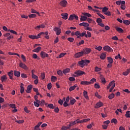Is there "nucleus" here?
Returning a JSON list of instances; mask_svg holds the SVG:
<instances>
[{"label": "nucleus", "mask_w": 130, "mask_h": 130, "mask_svg": "<svg viewBox=\"0 0 130 130\" xmlns=\"http://www.w3.org/2000/svg\"><path fill=\"white\" fill-rule=\"evenodd\" d=\"M86 63H90V60H81L78 62V64L81 68H84Z\"/></svg>", "instance_id": "f257e3e1"}, {"label": "nucleus", "mask_w": 130, "mask_h": 130, "mask_svg": "<svg viewBox=\"0 0 130 130\" xmlns=\"http://www.w3.org/2000/svg\"><path fill=\"white\" fill-rule=\"evenodd\" d=\"M72 35L73 36H74V35H76V36H77V38H80V36L81 37H84V36H85L86 38H87V37H88V35H87V34H86V33H82V34H81V33H80V34H79V33H75H75H72Z\"/></svg>", "instance_id": "f03ea898"}, {"label": "nucleus", "mask_w": 130, "mask_h": 130, "mask_svg": "<svg viewBox=\"0 0 130 130\" xmlns=\"http://www.w3.org/2000/svg\"><path fill=\"white\" fill-rule=\"evenodd\" d=\"M43 34L44 35V33H40L37 36H33V35H29L28 37L30 38V39H38V38H40V36Z\"/></svg>", "instance_id": "7ed1b4c3"}, {"label": "nucleus", "mask_w": 130, "mask_h": 130, "mask_svg": "<svg viewBox=\"0 0 130 130\" xmlns=\"http://www.w3.org/2000/svg\"><path fill=\"white\" fill-rule=\"evenodd\" d=\"M83 55H84V52H83V51H82L81 52H79L75 53V54L74 55V56L75 58H79L80 57H82Z\"/></svg>", "instance_id": "20e7f679"}, {"label": "nucleus", "mask_w": 130, "mask_h": 130, "mask_svg": "<svg viewBox=\"0 0 130 130\" xmlns=\"http://www.w3.org/2000/svg\"><path fill=\"white\" fill-rule=\"evenodd\" d=\"M92 51L91 48H85L82 50V52H83V54H89L90 52Z\"/></svg>", "instance_id": "39448f33"}, {"label": "nucleus", "mask_w": 130, "mask_h": 130, "mask_svg": "<svg viewBox=\"0 0 130 130\" xmlns=\"http://www.w3.org/2000/svg\"><path fill=\"white\" fill-rule=\"evenodd\" d=\"M76 20H79V17H78L75 14H72L70 16V17L69 18L68 20L69 21H73L74 19Z\"/></svg>", "instance_id": "423d86ee"}, {"label": "nucleus", "mask_w": 130, "mask_h": 130, "mask_svg": "<svg viewBox=\"0 0 130 130\" xmlns=\"http://www.w3.org/2000/svg\"><path fill=\"white\" fill-rule=\"evenodd\" d=\"M74 74L77 75L78 77H80V76H83V75H86V73L81 70H78L77 71L74 73Z\"/></svg>", "instance_id": "0eeeda50"}, {"label": "nucleus", "mask_w": 130, "mask_h": 130, "mask_svg": "<svg viewBox=\"0 0 130 130\" xmlns=\"http://www.w3.org/2000/svg\"><path fill=\"white\" fill-rule=\"evenodd\" d=\"M3 29L6 32H10V33H17L15 31L7 28L6 26H3Z\"/></svg>", "instance_id": "6e6552de"}, {"label": "nucleus", "mask_w": 130, "mask_h": 130, "mask_svg": "<svg viewBox=\"0 0 130 130\" xmlns=\"http://www.w3.org/2000/svg\"><path fill=\"white\" fill-rule=\"evenodd\" d=\"M104 50L105 51H108V52H112L113 50L109 46H106L104 47Z\"/></svg>", "instance_id": "1a4fd4ad"}, {"label": "nucleus", "mask_w": 130, "mask_h": 130, "mask_svg": "<svg viewBox=\"0 0 130 130\" xmlns=\"http://www.w3.org/2000/svg\"><path fill=\"white\" fill-rule=\"evenodd\" d=\"M68 5V2L66 0L61 1L60 2V5L61 7H63V8H66L67 7V5Z\"/></svg>", "instance_id": "9d476101"}, {"label": "nucleus", "mask_w": 130, "mask_h": 130, "mask_svg": "<svg viewBox=\"0 0 130 130\" xmlns=\"http://www.w3.org/2000/svg\"><path fill=\"white\" fill-rule=\"evenodd\" d=\"M44 28H45V25H44V24H41L40 25H38L35 28V29L38 31H39V30L41 29H43Z\"/></svg>", "instance_id": "9b49d317"}, {"label": "nucleus", "mask_w": 130, "mask_h": 130, "mask_svg": "<svg viewBox=\"0 0 130 130\" xmlns=\"http://www.w3.org/2000/svg\"><path fill=\"white\" fill-rule=\"evenodd\" d=\"M19 67L20 68H21V69H23L24 70H28V67H27V66H26V64L22 62H20L19 63Z\"/></svg>", "instance_id": "f8f14e48"}, {"label": "nucleus", "mask_w": 130, "mask_h": 130, "mask_svg": "<svg viewBox=\"0 0 130 130\" xmlns=\"http://www.w3.org/2000/svg\"><path fill=\"white\" fill-rule=\"evenodd\" d=\"M7 80H8V77H7V76L3 75L1 76V81H2V83H5Z\"/></svg>", "instance_id": "ddd939ff"}, {"label": "nucleus", "mask_w": 130, "mask_h": 130, "mask_svg": "<svg viewBox=\"0 0 130 130\" xmlns=\"http://www.w3.org/2000/svg\"><path fill=\"white\" fill-rule=\"evenodd\" d=\"M100 79L102 83V84H106V80H105V78L103 77V75H101L100 77Z\"/></svg>", "instance_id": "4468645a"}, {"label": "nucleus", "mask_w": 130, "mask_h": 130, "mask_svg": "<svg viewBox=\"0 0 130 130\" xmlns=\"http://www.w3.org/2000/svg\"><path fill=\"white\" fill-rule=\"evenodd\" d=\"M61 16L62 17V19H63L64 20H68V17L69 16V14L68 13H62L61 14Z\"/></svg>", "instance_id": "2eb2a0df"}, {"label": "nucleus", "mask_w": 130, "mask_h": 130, "mask_svg": "<svg viewBox=\"0 0 130 130\" xmlns=\"http://www.w3.org/2000/svg\"><path fill=\"white\" fill-rule=\"evenodd\" d=\"M41 56H42V58H45V57H48V54L42 51L41 52Z\"/></svg>", "instance_id": "dca6fc26"}, {"label": "nucleus", "mask_w": 130, "mask_h": 130, "mask_svg": "<svg viewBox=\"0 0 130 130\" xmlns=\"http://www.w3.org/2000/svg\"><path fill=\"white\" fill-rule=\"evenodd\" d=\"M14 75L15 77L19 78L21 76V73L19 71H17L16 70L14 71Z\"/></svg>", "instance_id": "f3484780"}, {"label": "nucleus", "mask_w": 130, "mask_h": 130, "mask_svg": "<svg viewBox=\"0 0 130 130\" xmlns=\"http://www.w3.org/2000/svg\"><path fill=\"white\" fill-rule=\"evenodd\" d=\"M8 75L9 76L10 80H13V76H14V73H13V70H11L10 72L8 73Z\"/></svg>", "instance_id": "a211bd4d"}, {"label": "nucleus", "mask_w": 130, "mask_h": 130, "mask_svg": "<svg viewBox=\"0 0 130 130\" xmlns=\"http://www.w3.org/2000/svg\"><path fill=\"white\" fill-rule=\"evenodd\" d=\"M89 120H90V118L84 119L80 121H77V123H83V122H87V121H89Z\"/></svg>", "instance_id": "6ab92c4d"}, {"label": "nucleus", "mask_w": 130, "mask_h": 130, "mask_svg": "<svg viewBox=\"0 0 130 130\" xmlns=\"http://www.w3.org/2000/svg\"><path fill=\"white\" fill-rule=\"evenodd\" d=\"M25 91V88H24V84L23 83L20 84V93L23 94Z\"/></svg>", "instance_id": "aec40b11"}, {"label": "nucleus", "mask_w": 130, "mask_h": 130, "mask_svg": "<svg viewBox=\"0 0 130 130\" xmlns=\"http://www.w3.org/2000/svg\"><path fill=\"white\" fill-rule=\"evenodd\" d=\"M70 72H71V69L69 68L65 69L63 70V71H62V73L64 75H67V74H69V73Z\"/></svg>", "instance_id": "412c9836"}, {"label": "nucleus", "mask_w": 130, "mask_h": 130, "mask_svg": "<svg viewBox=\"0 0 130 130\" xmlns=\"http://www.w3.org/2000/svg\"><path fill=\"white\" fill-rule=\"evenodd\" d=\"M102 106H103V103L99 102L96 103L94 107L95 108H100V107H102Z\"/></svg>", "instance_id": "4be33fe9"}, {"label": "nucleus", "mask_w": 130, "mask_h": 130, "mask_svg": "<svg viewBox=\"0 0 130 130\" xmlns=\"http://www.w3.org/2000/svg\"><path fill=\"white\" fill-rule=\"evenodd\" d=\"M31 90H32V85H28L26 89V93H31Z\"/></svg>", "instance_id": "5701e85b"}, {"label": "nucleus", "mask_w": 130, "mask_h": 130, "mask_svg": "<svg viewBox=\"0 0 130 130\" xmlns=\"http://www.w3.org/2000/svg\"><path fill=\"white\" fill-rule=\"evenodd\" d=\"M115 81H112L109 83V84L107 87V90H108L110 88V87H112L113 86V84H115Z\"/></svg>", "instance_id": "b1692460"}, {"label": "nucleus", "mask_w": 130, "mask_h": 130, "mask_svg": "<svg viewBox=\"0 0 130 130\" xmlns=\"http://www.w3.org/2000/svg\"><path fill=\"white\" fill-rule=\"evenodd\" d=\"M77 121H79V120L77 119L76 121L70 122V124L68 125L69 126V127H71V126H73V125H75V124H77Z\"/></svg>", "instance_id": "393cba45"}, {"label": "nucleus", "mask_w": 130, "mask_h": 130, "mask_svg": "<svg viewBox=\"0 0 130 130\" xmlns=\"http://www.w3.org/2000/svg\"><path fill=\"white\" fill-rule=\"evenodd\" d=\"M106 58V54H105L104 53H102L100 56L101 59L104 60V59H105Z\"/></svg>", "instance_id": "a878e982"}, {"label": "nucleus", "mask_w": 130, "mask_h": 130, "mask_svg": "<svg viewBox=\"0 0 130 130\" xmlns=\"http://www.w3.org/2000/svg\"><path fill=\"white\" fill-rule=\"evenodd\" d=\"M80 26H84V27H88L89 24L86 22H82L79 24Z\"/></svg>", "instance_id": "bb28decb"}, {"label": "nucleus", "mask_w": 130, "mask_h": 130, "mask_svg": "<svg viewBox=\"0 0 130 130\" xmlns=\"http://www.w3.org/2000/svg\"><path fill=\"white\" fill-rule=\"evenodd\" d=\"M87 20V17L85 16H81L80 18V21L82 22H85Z\"/></svg>", "instance_id": "cd10ccee"}, {"label": "nucleus", "mask_w": 130, "mask_h": 130, "mask_svg": "<svg viewBox=\"0 0 130 130\" xmlns=\"http://www.w3.org/2000/svg\"><path fill=\"white\" fill-rule=\"evenodd\" d=\"M94 82H96V79L92 78L90 80V81L88 82V84L92 85V84H94Z\"/></svg>", "instance_id": "c85d7f7f"}, {"label": "nucleus", "mask_w": 130, "mask_h": 130, "mask_svg": "<svg viewBox=\"0 0 130 130\" xmlns=\"http://www.w3.org/2000/svg\"><path fill=\"white\" fill-rule=\"evenodd\" d=\"M83 95L86 99H89V96H88V92H87L86 91H85V90L84 91Z\"/></svg>", "instance_id": "c756f323"}, {"label": "nucleus", "mask_w": 130, "mask_h": 130, "mask_svg": "<svg viewBox=\"0 0 130 130\" xmlns=\"http://www.w3.org/2000/svg\"><path fill=\"white\" fill-rule=\"evenodd\" d=\"M54 31H55V32H56V33H61V31H60V28L58 27L54 28Z\"/></svg>", "instance_id": "7c9ffc66"}, {"label": "nucleus", "mask_w": 130, "mask_h": 130, "mask_svg": "<svg viewBox=\"0 0 130 130\" xmlns=\"http://www.w3.org/2000/svg\"><path fill=\"white\" fill-rule=\"evenodd\" d=\"M77 87V85H75L73 86H71L69 88V91L70 92H72V91H74V89H76V87Z\"/></svg>", "instance_id": "2f4dec72"}, {"label": "nucleus", "mask_w": 130, "mask_h": 130, "mask_svg": "<svg viewBox=\"0 0 130 130\" xmlns=\"http://www.w3.org/2000/svg\"><path fill=\"white\" fill-rule=\"evenodd\" d=\"M107 59H108L109 63H113V59H112L111 57H108Z\"/></svg>", "instance_id": "473e14b6"}, {"label": "nucleus", "mask_w": 130, "mask_h": 130, "mask_svg": "<svg viewBox=\"0 0 130 130\" xmlns=\"http://www.w3.org/2000/svg\"><path fill=\"white\" fill-rule=\"evenodd\" d=\"M41 50V47H38L37 48L35 49L33 51L34 52H39L40 50Z\"/></svg>", "instance_id": "72a5a7b5"}, {"label": "nucleus", "mask_w": 130, "mask_h": 130, "mask_svg": "<svg viewBox=\"0 0 130 130\" xmlns=\"http://www.w3.org/2000/svg\"><path fill=\"white\" fill-rule=\"evenodd\" d=\"M76 102H77V101L75 99H72L70 100L71 105H74Z\"/></svg>", "instance_id": "f704fd0d"}, {"label": "nucleus", "mask_w": 130, "mask_h": 130, "mask_svg": "<svg viewBox=\"0 0 130 130\" xmlns=\"http://www.w3.org/2000/svg\"><path fill=\"white\" fill-rule=\"evenodd\" d=\"M8 54H9V55H17V56L20 57V55H19V54H18L17 53H12V52H9L8 53Z\"/></svg>", "instance_id": "c9c22d12"}, {"label": "nucleus", "mask_w": 130, "mask_h": 130, "mask_svg": "<svg viewBox=\"0 0 130 130\" xmlns=\"http://www.w3.org/2000/svg\"><path fill=\"white\" fill-rule=\"evenodd\" d=\"M115 96V94H114V93H112L109 95L108 98L109 99L111 100V99H113V98H114Z\"/></svg>", "instance_id": "e433bc0d"}, {"label": "nucleus", "mask_w": 130, "mask_h": 130, "mask_svg": "<svg viewBox=\"0 0 130 130\" xmlns=\"http://www.w3.org/2000/svg\"><path fill=\"white\" fill-rule=\"evenodd\" d=\"M81 85H89V81H82L81 82Z\"/></svg>", "instance_id": "4c0bfd02"}, {"label": "nucleus", "mask_w": 130, "mask_h": 130, "mask_svg": "<svg viewBox=\"0 0 130 130\" xmlns=\"http://www.w3.org/2000/svg\"><path fill=\"white\" fill-rule=\"evenodd\" d=\"M111 122L112 123H114L115 124H117V119L115 118H113L111 120Z\"/></svg>", "instance_id": "58836bf2"}, {"label": "nucleus", "mask_w": 130, "mask_h": 130, "mask_svg": "<svg viewBox=\"0 0 130 130\" xmlns=\"http://www.w3.org/2000/svg\"><path fill=\"white\" fill-rule=\"evenodd\" d=\"M61 129H62V130L70 129V126H69V125L68 126H63L61 127Z\"/></svg>", "instance_id": "ea45409f"}, {"label": "nucleus", "mask_w": 130, "mask_h": 130, "mask_svg": "<svg viewBox=\"0 0 130 130\" xmlns=\"http://www.w3.org/2000/svg\"><path fill=\"white\" fill-rule=\"evenodd\" d=\"M123 24H125V25H126L127 26H128V25H129V24H130L129 21H128L127 20H123Z\"/></svg>", "instance_id": "a19ab883"}, {"label": "nucleus", "mask_w": 130, "mask_h": 130, "mask_svg": "<svg viewBox=\"0 0 130 130\" xmlns=\"http://www.w3.org/2000/svg\"><path fill=\"white\" fill-rule=\"evenodd\" d=\"M116 30L118 32H123V29H122V28H121L120 27H116Z\"/></svg>", "instance_id": "79ce46f5"}, {"label": "nucleus", "mask_w": 130, "mask_h": 130, "mask_svg": "<svg viewBox=\"0 0 130 130\" xmlns=\"http://www.w3.org/2000/svg\"><path fill=\"white\" fill-rule=\"evenodd\" d=\"M82 15L85 16L86 17H92V15H91V14L88 13H82Z\"/></svg>", "instance_id": "37998d69"}, {"label": "nucleus", "mask_w": 130, "mask_h": 130, "mask_svg": "<svg viewBox=\"0 0 130 130\" xmlns=\"http://www.w3.org/2000/svg\"><path fill=\"white\" fill-rule=\"evenodd\" d=\"M10 107H11V108H14V109H16V108H17V107H16V105L14 104H11L9 105Z\"/></svg>", "instance_id": "c03bdc74"}, {"label": "nucleus", "mask_w": 130, "mask_h": 130, "mask_svg": "<svg viewBox=\"0 0 130 130\" xmlns=\"http://www.w3.org/2000/svg\"><path fill=\"white\" fill-rule=\"evenodd\" d=\"M48 107H49V108H50L51 109H54V106L52 104H49L48 105Z\"/></svg>", "instance_id": "a18cd8bd"}, {"label": "nucleus", "mask_w": 130, "mask_h": 130, "mask_svg": "<svg viewBox=\"0 0 130 130\" xmlns=\"http://www.w3.org/2000/svg\"><path fill=\"white\" fill-rule=\"evenodd\" d=\"M66 54H67V53H61L60 55H59V58H61V57H63V56L66 55Z\"/></svg>", "instance_id": "49530a36"}, {"label": "nucleus", "mask_w": 130, "mask_h": 130, "mask_svg": "<svg viewBox=\"0 0 130 130\" xmlns=\"http://www.w3.org/2000/svg\"><path fill=\"white\" fill-rule=\"evenodd\" d=\"M107 11H108V8L107 7H105L103 8V10H102L103 13H106Z\"/></svg>", "instance_id": "de8ad7c7"}, {"label": "nucleus", "mask_w": 130, "mask_h": 130, "mask_svg": "<svg viewBox=\"0 0 130 130\" xmlns=\"http://www.w3.org/2000/svg\"><path fill=\"white\" fill-rule=\"evenodd\" d=\"M69 80L71 82H75V81H76V79H75V77H69Z\"/></svg>", "instance_id": "09e8293b"}, {"label": "nucleus", "mask_w": 130, "mask_h": 130, "mask_svg": "<svg viewBox=\"0 0 130 130\" xmlns=\"http://www.w3.org/2000/svg\"><path fill=\"white\" fill-rule=\"evenodd\" d=\"M31 13L32 14H37L38 15H39V12L36 11V10L34 9H31Z\"/></svg>", "instance_id": "8fccbe9b"}, {"label": "nucleus", "mask_w": 130, "mask_h": 130, "mask_svg": "<svg viewBox=\"0 0 130 130\" xmlns=\"http://www.w3.org/2000/svg\"><path fill=\"white\" fill-rule=\"evenodd\" d=\"M129 112H130L129 111H128L126 112V114L125 115V116H126L127 118H129L130 117Z\"/></svg>", "instance_id": "3c124183"}, {"label": "nucleus", "mask_w": 130, "mask_h": 130, "mask_svg": "<svg viewBox=\"0 0 130 130\" xmlns=\"http://www.w3.org/2000/svg\"><path fill=\"white\" fill-rule=\"evenodd\" d=\"M95 49H96V50H98L99 51H101V50L102 49V47H101V46H99V47L96 46V47H95Z\"/></svg>", "instance_id": "603ef678"}, {"label": "nucleus", "mask_w": 130, "mask_h": 130, "mask_svg": "<svg viewBox=\"0 0 130 130\" xmlns=\"http://www.w3.org/2000/svg\"><path fill=\"white\" fill-rule=\"evenodd\" d=\"M57 79V78H56V77L54 76H52L51 77V78L52 82H55V80H56Z\"/></svg>", "instance_id": "864d4df0"}, {"label": "nucleus", "mask_w": 130, "mask_h": 130, "mask_svg": "<svg viewBox=\"0 0 130 130\" xmlns=\"http://www.w3.org/2000/svg\"><path fill=\"white\" fill-rule=\"evenodd\" d=\"M21 78H23V79H26V78H27V75H26L24 73L21 74Z\"/></svg>", "instance_id": "5fc2aeb1"}, {"label": "nucleus", "mask_w": 130, "mask_h": 130, "mask_svg": "<svg viewBox=\"0 0 130 130\" xmlns=\"http://www.w3.org/2000/svg\"><path fill=\"white\" fill-rule=\"evenodd\" d=\"M84 40H81L80 42H79V43H77V46H80V45H82V44H84Z\"/></svg>", "instance_id": "6e6d98bb"}, {"label": "nucleus", "mask_w": 130, "mask_h": 130, "mask_svg": "<svg viewBox=\"0 0 130 130\" xmlns=\"http://www.w3.org/2000/svg\"><path fill=\"white\" fill-rule=\"evenodd\" d=\"M31 77L32 78V79H36V80L38 79V76L34 74H31Z\"/></svg>", "instance_id": "4d7b16f0"}, {"label": "nucleus", "mask_w": 130, "mask_h": 130, "mask_svg": "<svg viewBox=\"0 0 130 130\" xmlns=\"http://www.w3.org/2000/svg\"><path fill=\"white\" fill-rule=\"evenodd\" d=\"M67 40H68V41H70V42H74V40H75V39H74V38H68L67 39Z\"/></svg>", "instance_id": "13d9d810"}, {"label": "nucleus", "mask_w": 130, "mask_h": 130, "mask_svg": "<svg viewBox=\"0 0 130 130\" xmlns=\"http://www.w3.org/2000/svg\"><path fill=\"white\" fill-rule=\"evenodd\" d=\"M94 88H95V89H100V85H99L98 83H95L94 84Z\"/></svg>", "instance_id": "bf43d9fd"}, {"label": "nucleus", "mask_w": 130, "mask_h": 130, "mask_svg": "<svg viewBox=\"0 0 130 130\" xmlns=\"http://www.w3.org/2000/svg\"><path fill=\"white\" fill-rule=\"evenodd\" d=\"M97 14L100 18H102V19H105V17H104V16H103L101 13H98Z\"/></svg>", "instance_id": "052dcab7"}, {"label": "nucleus", "mask_w": 130, "mask_h": 130, "mask_svg": "<svg viewBox=\"0 0 130 130\" xmlns=\"http://www.w3.org/2000/svg\"><path fill=\"white\" fill-rule=\"evenodd\" d=\"M52 87L51 83H49L47 85L48 90H50Z\"/></svg>", "instance_id": "680f3d73"}, {"label": "nucleus", "mask_w": 130, "mask_h": 130, "mask_svg": "<svg viewBox=\"0 0 130 130\" xmlns=\"http://www.w3.org/2000/svg\"><path fill=\"white\" fill-rule=\"evenodd\" d=\"M29 18H36V14H29Z\"/></svg>", "instance_id": "e2e57ef3"}, {"label": "nucleus", "mask_w": 130, "mask_h": 130, "mask_svg": "<svg viewBox=\"0 0 130 130\" xmlns=\"http://www.w3.org/2000/svg\"><path fill=\"white\" fill-rule=\"evenodd\" d=\"M95 96H96L97 98H99V99H100L101 98V96L99 95V94L98 93V92L97 91L95 93Z\"/></svg>", "instance_id": "0e129e2a"}, {"label": "nucleus", "mask_w": 130, "mask_h": 130, "mask_svg": "<svg viewBox=\"0 0 130 130\" xmlns=\"http://www.w3.org/2000/svg\"><path fill=\"white\" fill-rule=\"evenodd\" d=\"M15 121L16 122H17V123H19V124L24 123V120H16Z\"/></svg>", "instance_id": "69168bd1"}, {"label": "nucleus", "mask_w": 130, "mask_h": 130, "mask_svg": "<svg viewBox=\"0 0 130 130\" xmlns=\"http://www.w3.org/2000/svg\"><path fill=\"white\" fill-rule=\"evenodd\" d=\"M57 75L59 76H62V72L61 70H59L57 72Z\"/></svg>", "instance_id": "338daca9"}, {"label": "nucleus", "mask_w": 130, "mask_h": 130, "mask_svg": "<svg viewBox=\"0 0 130 130\" xmlns=\"http://www.w3.org/2000/svg\"><path fill=\"white\" fill-rule=\"evenodd\" d=\"M105 15H106V16H111V13H110V11H107L105 13Z\"/></svg>", "instance_id": "774afa93"}]
</instances>
